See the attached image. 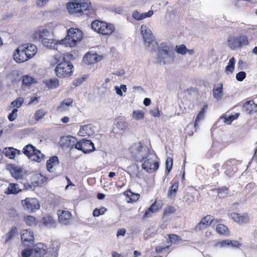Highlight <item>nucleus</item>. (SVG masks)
Segmentation results:
<instances>
[{
    "instance_id": "f3484780",
    "label": "nucleus",
    "mask_w": 257,
    "mask_h": 257,
    "mask_svg": "<svg viewBox=\"0 0 257 257\" xmlns=\"http://www.w3.org/2000/svg\"><path fill=\"white\" fill-rule=\"evenodd\" d=\"M59 221L64 224H68L71 219L72 215L70 211L68 210H59L57 212Z\"/></svg>"
},
{
    "instance_id": "4be33fe9",
    "label": "nucleus",
    "mask_w": 257,
    "mask_h": 257,
    "mask_svg": "<svg viewBox=\"0 0 257 257\" xmlns=\"http://www.w3.org/2000/svg\"><path fill=\"white\" fill-rule=\"evenodd\" d=\"M21 236L22 240L24 243L29 242L32 243L34 242V237L33 232L30 230L26 229L23 230Z\"/></svg>"
},
{
    "instance_id": "49530a36",
    "label": "nucleus",
    "mask_w": 257,
    "mask_h": 257,
    "mask_svg": "<svg viewBox=\"0 0 257 257\" xmlns=\"http://www.w3.org/2000/svg\"><path fill=\"white\" fill-rule=\"evenodd\" d=\"M218 195L220 198H224L227 196L228 193V190L226 187H222L217 189Z\"/></svg>"
},
{
    "instance_id": "2eb2a0df",
    "label": "nucleus",
    "mask_w": 257,
    "mask_h": 257,
    "mask_svg": "<svg viewBox=\"0 0 257 257\" xmlns=\"http://www.w3.org/2000/svg\"><path fill=\"white\" fill-rule=\"evenodd\" d=\"M141 31L144 42L148 43V46H149L154 40V36L151 31L146 25H143L141 28Z\"/></svg>"
},
{
    "instance_id": "e433bc0d",
    "label": "nucleus",
    "mask_w": 257,
    "mask_h": 257,
    "mask_svg": "<svg viewBox=\"0 0 257 257\" xmlns=\"http://www.w3.org/2000/svg\"><path fill=\"white\" fill-rule=\"evenodd\" d=\"M175 50L177 53L181 54L182 55L186 54L187 52H188L190 54H192L193 53V50L187 49L185 45L184 44L176 45Z\"/></svg>"
},
{
    "instance_id": "412c9836",
    "label": "nucleus",
    "mask_w": 257,
    "mask_h": 257,
    "mask_svg": "<svg viewBox=\"0 0 257 257\" xmlns=\"http://www.w3.org/2000/svg\"><path fill=\"white\" fill-rule=\"evenodd\" d=\"M230 215L234 221L238 223H246L249 221V216L246 214L241 215L239 213H233Z\"/></svg>"
},
{
    "instance_id": "393cba45",
    "label": "nucleus",
    "mask_w": 257,
    "mask_h": 257,
    "mask_svg": "<svg viewBox=\"0 0 257 257\" xmlns=\"http://www.w3.org/2000/svg\"><path fill=\"white\" fill-rule=\"evenodd\" d=\"M153 14L154 12L152 10H150L147 13H140L139 12L135 11L133 13L132 17L135 20L140 21L146 18L151 17L153 15Z\"/></svg>"
},
{
    "instance_id": "f8f14e48",
    "label": "nucleus",
    "mask_w": 257,
    "mask_h": 257,
    "mask_svg": "<svg viewBox=\"0 0 257 257\" xmlns=\"http://www.w3.org/2000/svg\"><path fill=\"white\" fill-rule=\"evenodd\" d=\"M103 59V56L96 53L91 54L87 53L83 57V63L87 65L95 64L100 61Z\"/></svg>"
},
{
    "instance_id": "9b49d317",
    "label": "nucleus",
    "mask_w": 257,
    "mask_h": 257,
    "mask_svg": "<svg viewBox=\"0 0 257 257\" xmlns=\"http://www.w3.org/2000/svg\"><path fill=\"white\" fill-rule=\"evenodd\" d=\"M238 162L234 159L228 160L223 166V169L226 170L225 173L229 177L232 176L236 171V165Z\"/></svg>"
},
{
    "instance_id": "473e14b6",
    "label": "nucleus",
    "mask_w": 257,
    "mask_h": 257,
    "mask_svg": "<svg viewBox=\"0 0 257 257\" xmlns=\"http://www.w3.org/2000/svg\"><path fill=\"white\" fill-rule=\"evenodd\" d=\"M73 103V98H68L62 101L58 108L59 109L65 110L68 109L69 107L72 106Z\"/></svg>"
},
{
    "instance_id": "f257e3e1",
    "label": "nucleus",
    "mask_w": 257,
    "mask_h": 257,
    "mask_svg": "<svg viewBox=\"0 0 257 257\" xmlns=\"http://www.w3.org/2000/svg\"><path fill=\"white\" fill-rule=\"evenodd\" d=\"M70 56L67 54H57L54 57V64H57L55 68L56 75L59 78H65L70 76L73 71V66L69 62L66 61V58Z\"/></svg>"
},
{
    "instance_id": "a18cd8bd",
    "label": "nucleus",
    "mask_w": 257,
    "mask_h": 257,
    "mask_svg": "<svg viewBox=\"0 0 257 257\" xmlns=\"http://www.w3.org/2000/svg\"><path fill=\"white\" fill-rule=\"evenodd\" d=\"M124 194L128 197H130V200L134 202L137 201L140 197V195L139 194L134 193L129 190L126 191Z\"/></svg>"
},
{
    "instance_id": "8fccbe9b",
    "label": "nucleus",
    "mask_w": 257,
    "mask_h": 257,
    "mask_svg": "<svg viewBox=\"0 0 257 257\" xmlns=\"http://www.w3.org/2000/svg\"><path fill=\"white\" fill-rule=\"evenodd\" d=\"M32 249L27 247L24 249L21 252L22 257H33Z\"/></svg>"
},
{
    "instance_id": "4d7b16f0",
    "label": "nucleus",
    "mask_w": 257,
    "mask_h": 257,
    "mask_svg": "<svg viewBox=\"0 0 257 257\" xmlns=\"http://www.w3.org/2000/svg\"><path fill=\"white\" fill-rule=\"evenodd\" d=\"M240 245V243L237 240L229 239V247L238 248Z\"/></svg>"
},
{
    "instance_id": "3c124183",
    "label": "nucleus",
    "mask_w": 257,
    "mask_h": 257,
    "mask_svg": "<svg viewBox=\"0 0 257 257\" xmlns=\"http://www.w3.org/2000/svg\"><path fill=\"white\" fill-rule=\"evenodd\" d=\"M32 117L34 118V119L31 120V123H36L44 116V113H32Z\"/></svg>"
},
{
    "instance_id": "a211bd4d",
    "label": "nucleus",
    "mask_w": 257,
    "mask_h": 257,
    "mask_svg": "<svg viewBox=\"0 0 257 257\" xmlns=\"http://www.w3.org/2000/svg\"><path fill=\"white\" fill-rule=\"evenodd\" d=\"M95 133V127L91 124H88L80 127L78 133V135L82 137L90 136Z\"/></svg>"
},
{
    "instance_id": "9d476101",
    "label": "nucleus",
    "mask_w": 257,
    "mask_h": 257,
    "mask_svg": "<svg viewBox=\"0 0 257 257\" xmlns=\"http://www.w3.org/2000/svg\"><path fill=\"white\" fill-rule=\"evenodd\" d=\"M76 145V149L80 150L84 153L91 152L94 150L93 144L88 140H81L78 141Z\"/></svg>"
},
{
    "instance_id": "aec40b11",
    "label": "nucleus",
    "mask_w": 257,
    "mask_h": 257,
    "mask_svg": "<svg viewBox=\"0 0 257 257\" xmlns=\"http://www.w3.org/2000/svg\"><path fill=\"white\" fill-rule=\"evenodd\" d=\"M24 53L28 56L29 59L32 58L37 52V48L36 45L33 44H24L21 46Z\"/></svg>"
},
{
    "instance_id": "20e7f679",
    "label": "nucleus",
    "mask_w": 257,
    "mask_h": 257,
    "mask_svg": "<svg viewBox=\"0 0 257 257\" xmlns=\"http://www.w3.org/2000/svg\"><path fill=\"white\" fill-rule=\"evenodd\" d=\"M139 161L143 162L142 167L149 173L155 172L159 167L158 158L153 150L150 151L144 158L141 159Z\"/></svg>"
},
{
    "instance_id": "dca6fc26",
    "label": "nucleus",
    "mask_w": 257,
    "mask_h": 257,
    "mask_svg": "<svg viewBox=\"0 0 257 257\" xmlns=\"http://www.w3.org/2000/svg\"><path fill=\"white\" fill-rule=\"evenodd\" d=\"M214 220V217L211 215H207L204 217L201 221L196 225V230H203L210 225Z\"/></svg>"
},
{
    "instance_id": "864d4df0",
    "label": "nucleus",
    "mask_w": 257,
    "mask_h": 257,
    "mask_svg": "<svg viewBox=\"0 0 257 257\" xmlns=\"http://www.w3.org/2000/svg\"><path fill=\"white\" fill-rule=\"evenodd\" d=\"M205 116L204 113H198V115H197L195 123H194V127L195 128H196L198 126L199 122L203 120L204 119Z\"/></svg>"
},
{
    "instance_id": "39448f33",
    "label": "nucleus",
    "mask_w": 257,
    "mask_h": 257,
    "mask_svg": "<svg viewBox=\"0 0 257 257\" xmlns=\"http://www.w3.org/2000/svg\"><path fill=\"white\" fill-rule=\"evenodd\" d=\"M91 27L94 31L103 36H109L115 31L113 25L98 20L93 21Z\"/></svg>"
},
{
    "instance_id": "4c0bfd02",
    "label": "nucleus",
    "mask_w": 257,
    "mask_h": 257,
    "mask_svg": "<svg viewBox=\"0 0 257 257\" xmlns=\"http://www.w3.org/2000/svg\"><path fill=\"white\" fill-rule=\"evenodd\" d=\"M216 232L219 234L224 235H229V230L228 227L222 224H219L216 228Z\"/></svg>"
},
{
    "instance_id": "de8ad7c7",
    "label": "nucleus",
    "mask_w": 257,
    "mask_h": 257,
    "mask_svg": "<svg viewBox=\"0 0 257 257\" xmlns=\"http://www.w3.org/2000/svg\"><path fill=\"white\" fill-rule=\"evenodd\" d=\"M107 211L104 207H101L100 208H95L93 212V215L94 217H98L101 215H103Z\"/></svg>"
},
{
    "instance_id": "6e6d98bb",
    "label": "nucleus",
    "mask_w": 257,
    "mask_h": 257,
    "mask_svg": "<svg viewBox=\"0 0 257 257\" xmlns=\"http://www.w3.org/2000/svg\"><path fill=\"white\" fill-rule=\"evenodd\" d=\"M246 77V73L244 71H240L236 75V78L238 81H242Z\"/></svg>"
},
{
    "instance_id": "7ed1b4c3",
    "label": "nucleus",
    "mask_w": 257,
    "mask_h": 257,
    "mask_svg": "<svg viewBox=\"0 0 257 257\" xmlns=\"http://www.w3.org/2000/svg\"><path fill=\"white\" fill-rule=\"evenodd\" d=\"M66 8L69 13L82 15L85 12L92 10L91 3L84 0H74L66 4Z\"/></svg>"
},
{
    "instance_id": "5701e85b",
    "label": "nucleus",
    "mask_w": 257,
    "mask_h": 257,
    "mask_svg": "<svg viewBox=\"0 0 257 257\" xmlns=\"http://www.w3.org/2000/svg\"><path fill=\"white\" fill-rule=\"evenodd\" d=\"M243 109L246 112H256L257 104L252 100L246 101L243 104Z\"/></svg>"
},
{
    "instance_id": "c9c22d12",
    "label": "nucleus",
    "mask_w": 257,
    "mask_h": 257,
    "mask_svg": "<svg viewBox=\"0 0 257 257\" xmlns=\"http://www.w3.org/2000/svg\"><path fill=\"white\" fill-rule=\"evenodd\" d=\"M36 82L35 79L29 75H25L23 77L22 86L23 87H29Z\"/></svg>"
},
{
    "instance_id": "6ab92c4d",
    "label": "nucleus",
    "mask_w": 257,
    "mask_h": 257,
    "mask_svg": "<svg viewBox=\"0 0 257 257\" xmlns=\"http://www.w3.org/2000/svg\"><path fill=\"white\" fill-rule=\"evenodd\" d=\"M9 170L13 177L16 179H21L24 175L23 169L17 165H11L9 166Z\"/></svg>"
},
{
    "instance_id": "e2e57ef3",
    "label": "nucleus",
    "mask_w": 257,
    "mask_h": 257,
    "mask_svg": "<svg viewBox=\"0 0 257 257\" xmlns=\"http://www.w3.org/2000/svg\"><path fill=\"white\" fill-rule=\"evenodd\" d=\"M125 232H126V230L124 228L119 229V230H118V231L117 232L116 236H118L119 235L124 236L125 234Z\"/></svg>"
},
{
    "instance_id": "09e8293b",
    "label": "nucleus",
    "mask_w": 257,
    "mask_h": 257,
    "mask_svg": "<svg viewBox=\"0 0 257 257\" xmlns=\"http://www.w3.org/2000/svg\"><path fill=\"white\" fill-rule=\"evenodd\" d=\"M173 165V159L171 158H167L166 161V175H168L172 169Z\"/></svg>"
},
{
    "instance_id": "c756f323",
    "label": "nucleus",
    "mask_w": 257,
    "mask_h": 257,
    "mask_svg": "<svg viewBox=\"0 0 257 257\" xmlns=\"http://www.w3.org/2000/svg\"><path fill=\"white\" fill-rule=\"evenodd\" d=\"M58 164L59 160L58 157L56 156H53L47 161V168L49 172H53V167L58 166Z\"/></svg>"
},
{
    "instance_id": "7c9ffc66",
    "label": "nucleus",
    "mask_w": 257,
    "mask_h": 257,
    "mask_svg": "<svg viewBox=\"0 0 257 257\" xmlns=\"http://www.w3.org/2000/svg\"><path fill=\"white\" fill-rule=\"evenodd\" d=\"M21 190V189L19 187L18 184L10 183L5 190V193L7 194H17Z\"/></svg>"
},
{
    "instance_id": "774afa93",
    "label": "nucleus",
    "mask_w": 257,
    "mask_h": 257,
    "mask_svg": "<svg viewBox=\"0 0 257 257\" xmlns=\"http://www.w3.org/2000/svg\"><path fill=\"white\" fill-rule=\"evenodd\" d=\"M82 82V81L80 79H76L73 81V84L75 86H78L80 85Z\"/></svg>"
},
{
    "instance_id": "f03ea898",
    "label": "nucleus",
    "mask_w": 257,
    "mask_h": 257,
    "mask_svg": "<svg viewBox=\"0 0 257 257\" xmlns=\"http://www.w3.org/2000/svg\"><path fill=\"white\" fill-rule=\"evenodd\" d=\"M83 32L77 28H70L67 31L66 36L58 42L66 47L71 48L76 46L82 40Z\"/></svg>"
},
{
    "instance_id": "603ef678",
    "label": "nucleus",
    "mask_w": 257,
    "mask_h": 257,
    "mask_svg": "<svg viewBox=\"0 0 257 257\" xmlns=\"http://www.w3.org/2000/svg\"><path fill=\"white\" fill-rule=\"evenodd\" d=\"M215 246L220 247H229V239L221 240L216 243Z\"/></svg>"
},
{
    "instance_id": "ddd939ff",
    "label": "nucleus",
    "mask_w": 257,
    "mask_h": 257,
    "mask_svg": "<svg viewBox=\"0 0 257 257\" xmlns=\"http://www.w3.org/2000/svg\"><path fill=\"white\" fill-rule=\"evenodd\" d=\"M33 257H43L47 253V247L42 243H38L32 248Z\"/></svg>"
},
{
    "instance_id": "0e129e2a",
    "label": "nucleus",
    "mask_w": 257,
    "mask_h": 257,
    "mask_svg": "<svg viewBox=\"0 0 257 257\" xmlns=\"http://www.w3.org/2000/svg\"><path fill=\"white\" fill-rule=\"evenodd\" d=\"M149 209H151V211H152L153 213L156 212L158 210V208H157L156 202H155L154 203H153L149 208Z\"/></svg>"
},
{
    "instance_id": "6e6552de",
    "label": "nucleus",
    "mask_w": 257,
    "mask_h": 257,
    "mask_svg": "<svg viewBox=\"0 0 257 257\" xmlns=\"http://www.w3.org/2000/svg\"><path fill=\"white\" fill-rule=\"evenodd\" d=\"M23 153L29 159L37 162H41L44 158V155L32 145L26 146L23 149Z\"/></svg>"
},
{
    "instance_id": "58836bf2",
    "label": "nucleus",
    "mask_w": 257,
    "mask_h": 257,
    "mask_svg": "<svg viewBox=\"0 0 257 257\" xmlns=\"http://www.w3.org/2000/svg\"><path fill=\"white\" fill-rule=\"evenodd\" d=\"M18 233V229L16 227H13L6 235L5 243L10 241Z\"/></svg>"
},
{
    "instance_id": "bb28decb",
    "label": "nucleus",
    "mask_w": 257,
    "mask_h": 257,
    "mask_svg": "<svg viewBox=\"0 0 257 257\" xmlns=\"http://www.w3.org/2000/svg\"><path fill=\"white\" fill-rule=\"evenodd\" d=\"M59 41H56L53 39L46 38L42 40L43 44L47 48L52 49H57V46L59 44Z\"/></svg>"
},
{
    "instance_id": "c85d7f7f",
    "label": "nucleus",
    "mask_w": 257,
    "mask_h": 257,
    "mask_svg": "<svg viewBox=\"0 0 257 257\" xmlns=\"http://www.w3.org/2000/svg\"><path fill=\"white\" fill-rule=\"evenodd\" d=\"M24 103V99L23 97H19L13 102H11L10 107L13 108L11 112H17L18 108L20 107Z\"/></svg>"
},
{
    "instance_id": "423d86ee",
    "label": "nucleus",
    "mask_w": 257,
    "mask_h": 257,
    "mask_svg": "<svg viewBox=\"0 0 257 257\" xmlns=\"http://www.w3.org/2000/svg\"><path fill=\"white\" fill-rule=\"evenodd\" d=\"M227 41L228 46L233 50L241 49L249 44L247 36L243 34L237 36L230 35L228 36Z\"/></svg>"
},
{
    "instance_id": "338daca9",
    "label": "nucleus",
    "mask_w": 257,
    "mask_h": 257,
    "mask_svg": "<svg viewBox=\"0 0 257 257\" xmlns=\"http://www.w3.org/2000/svg\"><path fill=\"white\" fill-rule=\"evenodd\" d=\"M128 170H138L139 169L138 165L133 164L127 167Z\"/></svg>"
},
{
    "instance_id": "052dcab7",
    "label": "nucleus",
    "mask_w": 257,
    "mask_h": 257,
    "mask_svg": "<svg viewBox=\"0 0 257 257\" xmlns=\"http://www.w3.org/2000/svg\"><path fill=\"white\" fill-rule=\"evenodd\" d=\"M133 118L136 120L142 119L144 118V113H133Z\"/></svg>"
},
{
    "instance_id": "f704fd0d",
    "label": "nucleus",
    "mask_w": 257,
    "mask_h": 257,
    "mask_svg": "<svg viewBox=\"0 0 257 257\" xmlns=\"http://www.w3.org/2000/svg\"><path fill=\"white\" fill-rule=\"evenodd\" d=\"M239 113H235L234 115H229L225 114L220 117V119L227 124H230L232 121L238 118Z\"/></svg>"
},
{
    "instance_id": "680f3d73",
    "label": "nucleus",
    "mask_w": 257,
    "mask_h": 257,
    "mask_svg": "<svg viewBox=\"0 0 257 257\" xmlns=\"http://www.w3.org/2000/svg\"><path fill=\"white\" fill-rule=\"evenodd\" d=\"M153 213L152 211H151V209H149V208L146 210V211L145 212L143 218L145 219L146 218H148L150 216H151L152 214Z\"/></svg>"
},
{
    "instance_id": "1a4fd4ad",
    "label": "nucleus",
    "mask_w": 257,
    "mask_h": 257,
    "mask_svg": "<svg viewBox=\"0 0 257 257\" xmlns=\"http://www.w3.org/2000/svg\"><path fill=\"white\" fill-rule=\"evenodd\" d=\"M22 204L25 210L31 212L38 210L40 207L38 200L34 198H27L22 200Z\"/></svg>"
},
{
    "instance_id": "cd10ccee",
    "label": "nucleus",
    "mask_w": 257,
    "mask_h": 257,
    "mask_svg": "<svg viewBox=\"0 0 257 257\" xmlns=\"http://www.w3.org/2000/svg\"><path fill=\"white\" fill-rule=\"evenodd\" d=\"M212 92L214 98L220 99L223 95V84L220 83L215 85L214 86Z\"/></svg>"
},
{
    "instance_id": "69168bd1",
    "label": "nucleus",
    "mask_w": 257,
    "mask_h": 257,
    "mask_svg": "<svg viewBox=\"0 0 257 257\" xmlns=\"http://www.w3.org/2000/svg\"><path fill=\"white\" fill-rule=\"evenodd\" d=\"M17 117V113H10L8 118L10 121L14 120Z\"/></svg>"
},
{
    "instance_id": "c03bdc74",
    "label": "nucleus",
    "mask_w": 257,
    "mask_h": 257,
    "mask_svg": "<svg viewBox=\"0 0 257 257\" xmlns=\"http://www.w3.org/2000/svg\"><path fill=\"white\" fill-rule=\"evenodd\" d=\"M168 236L170 239V242H168V245L166 246L167 248L170 247L171 244L177 243L179 241L181 240L180 237L176 234H169Z\"/></svg>"
},
{
    "instance_id": "79ce46f5",
    "label": "nucleus",
    "mask_w": 257,
    "mask_h": 257,
    "mask_svg": "<svg viewBox=\"0 0 257 257\" xmlns=\"http://www.w3.org/2000/svg\"><path fill=\"white\" fill-rule=\"evenodd\" d=\"M235 63V60L234 57H232L229 59L228 65L225 68V72L226 73H232L234 70V65Z\"/></svg>"
},
{
    "instance_id": "bf43d9fd",
    "label": "nucleus",
    "mask_w": 257,
    "mask_h": 257,
    "mask_svg": "<svg viewBox=\"0 0 257 257\" xmlns=\"http://www.w3.org/2000/svg\"><path fill=\"white\" fill-rule=\"evenodd\" d=\"M219 166V164H215L210 169V171L213 172V176H215L218 174L217 168Z\"/></svg>"
},
{
    "instance_id": "b1692460",
    "label": "nucleus",
    "mask_w": 257,
    "mask_h": 257,
    "mask_svg": "<svg viewBox=\"0 0 257 257\" xmlns=\"http://www.w3.org/2000/svg\"><path fill=\"white\" fill-rule=\"evenodd\" d=\"M50 32L47 29H43L42 30H37L34 33V36L35 39L42 42L44 39L49 38Z\"/></svg>"
},
{
    "instance_id": "2f4dec72",
    "label": "nucleus",
    "mask_w": 257,
    "mask_h": 257,
    "mask_svg": "<svg viewBox=\"0 0 257 257\" xmlns=\"http://www.w3.org/2000/svg\"><path fill=\"white\" fill-rule=\"evenodd\" d=\"M42 223L49 228H53L56 226L55 221L50 216H44L42 220Z\"/></svg>"
},
{
    "instance_id": "a19ab883",
    "label": "nucleus",
    "mask_w": 257,
    "mask_h": 257,
    "mask_svg": "<svg viewBox=\"0 0 257 257\" xmlns=\"http://www.w3.org/2000/svg\"><path fill=\"white\" fill-rule=\"evenodd\" d=\"M24 221L29 226H33L36 224V218L31 215H27L24 217Z\"/></svg>"
},
{
    "instance_id": "4468645a",
    "label": "nucleus",
    "mask_w": 257,
    "mask_h": 257,
    "mask_svg": "<svg viewBox=\"0 0 257 257\" xmlns=\"http://www.w3.org/2000/svg\"><path fill=\"white\" fill-rule=\"evenodd\" d=\"M13 58L14 60L17 63L24 62L29 60V57L26 53H24L23 47L21 46H19L14 51Z\"/></svg>"
},
{
    "instance_id": "13d9d810",
    "label": "nucleus",
    "mask_w": 257,
    "mask_h": 257,
    "mask_svg": "<svg viewBox=\"0 0 257 257\" xmlns=\"http://www.w3.org/2000/svg\"><path fill=\"white\" fill-rule=\"evenodd\" d=\"M175 211V209L174 207L169 206L164 210V215H167L168 214H172L174 213Z\"/></svg>"
},
{
    "instance_id": "ea45409f",
    "label": "nucleus",
    "mask_w": 257,
    "mask_h": 257,
    "mask_svg": "<svg viewBox=\"0 0 257 257\" xmlns=\"http://www.w3.org/2000/svg\"><path fill=\"white\" fill-rule=\"evenodd\" d=\"M179 183L178 182H175L170 187L168 192V196L169 197H173L176 196L177 191L178 189Z\"/></svg>"
},
{
    "instance_id": "5fc2aeb1",
    "label": "nucleus",
    "mask_w": 257,
    "mask_h": 257,
    "mask_svg": "<svg viewBox=\"0 0 257 257\" xmlns=\"http://www.w3.org/2000/svg\"><path fill=\"white\" fill-rule=\"evenodd\" d=\"M127 123L126 122H124L123 121H118L116 123V126L117 128L120 130H124L127 127Z\"/></svg>"
},
{
    "instance_id": "a878e982",
    "label": "nucleus",
    "mask_w": 257,
    "mask_h": 257,
    "mask_svg": "<svg viewBox=\"0 0 257 257\" xmlns=\"http://www.w3.org/2000/svg\"><path fill=\"white\" fill-rule=\"evenodd\" d=\"M3 153L7 157L12 159H14L16 155L21 154V152L12 147H10L5 148L3 150Z\"/></svg>"
},
{
    "instance_id": "37998d69",
    "label": "nucleus",
    "mask_w": 257,
    "mask_h": 257,
    "mask_svg": "<svg viewBox=\"0 0 257 257\" xmlns=\"http://www.w3.org/2000/svg\"><path fill=\"white\" fill-rule=\"evenodd\" d=\"M59 82L57 78H53L50 79L46 83L47 86L50 89H53L59 86Z\"/></svg>"
},
{
    "instance_id": "0eeeda50",
    "label": "nucleus",
    "mask_w": 257,
    "mask_h": 257,
    "mask_svg": "<svg viewBox=\"0 0 257 257\" xmlns=\"http://www.w3.org/2000/svg\"><path fill=\"white\" fill-rule=\"evenodd\" d=\"M151 151L141 142L134 143L130 148L132 157L137 161L144 158Z\"/></svg>"
},
{
    "instance_id": "72a5a7b5",
    "label": "nucleus",
    "mask_w": 257,
    "mask_h": 257,
    "mask_svg": "<svg viewBox=\"0 0 257 257\" xmlns=\"http://www.w3.org/2000/svg\"><path fill=\"white\" fill-rule=\"evenodd\" d=\"M78 141L73 137L68 136L65 139V145L69 148L76 149V145L77 144Z\"/></svg>"
}]
</instances>
